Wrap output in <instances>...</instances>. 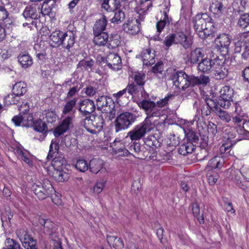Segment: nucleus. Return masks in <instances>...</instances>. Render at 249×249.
Returning <instances> with one entry per match:
<instances>
[{"label":"nucleus","instance_id":"8","mask_svg":"<svg viewBox=\"0 0 249 249\" xmlns=\"http://www.w3.org/2000/svg\"><path fill=\"white\" fill-rule=\"evenodd\" d=\"M32 190L40 200H43L49 197L54 191L50 183L42 184L40 182L34 183L32 185Z\"/></svg>","mask_w":249,"mask_h":249},{"label":"nucleus","instance_id":"33","mask_svg":"<svg viewBox=\"0 0 249 249\" xmlns=\"http://www.w3.org/2000/svg\"><path fill=\"white\" fill-rule=\"evenodd\" d=\"M107 21L106 16L103 15L102 18L95 22L93 27V33L97 34L103 32L106 29Z\"/></svg>","mask_w":249,"mask_h":249},{"label":"nucleus","instance_id":"32","mask_svg":"<svg viewBox=\"0 0 249 249\" xmlns=\"http://www.w3.org/2000/svg\"><path fill=\"white\" fill-rule=\"evenodd\" d=\"M77 101V98H74L67 101L62 109V115L64 116L72 112V114L74 115L75 113L74 108L76 104Z\"/></svg>","mask_w":249,"mask_h":249},{"label":"nucleus","instance_id":"5","mask_svg":"<svg viewBox=\"0 0 249 249\" xmlns=\"http://www.w3.org/2000/svg\"><path fill=\"white\" fill-rule=\"evenodd\" d=\"M59 146L56 141L53 140L50 145V149L47 156L48 160H53V165L56 167H60L66 164V160L63 157L58 153Z\"/></svg>","mask_w":249,"mask_h":249},{"label":"nucleus","instance_id":"16","mask_svg":"<svg viewBox=\"0 0 249 249\" xmlns=\"http://www.w3.org/2000/svg\"><path fill=\"white\" fill-rule=\"evenodd\" d=\"M129 151L135 158L139 159H144L148 157L149 150L145 145H141L137 142H133L129 147Z\"/></svg>","mask_w":249,"mask_h":249},{"label":"nucleus","instance_id":"1","mask_svg":"<svg viewBox=\"0 0 249 249\" xmlns=\"http://www.w3.org/2000/svg\"><path fill=\"white\" fill-rule=\"evenodd\" d=\"M51 46L53 47L62 46L69 52L75 42L76 35L73 31L69 30L64 32L61 31L53 32L49 36Z\"/></svg>","mask_w":249,"mask_h":249},{"label":"nucleus","instance_id":"30","mask_svg":"<svg viewBox=\"0 0 249 249\" xmlns=\"http://www.w3.org/2000/svg\"><path fill=\"white\" fill-rule=\"evenodd\" d=\"M121 5L119 0H103L101 7L107 11H114Z\"/></svg>","mask_w":249,"mask_h":249},{"label":"nucleus","instance_id":"44","mask_svg":"<svg viewBox=\"0 0 249 249\" xmlns=\"http://www.w3.org/2000/svg\"><path fill=\"white\" fill-rule=\"evenodd\" d=\"M214 113L219 117L220 119L226 123H229L231 120L230 115L226 111L223 110L220 107L216 110Z\"/></svg>","mask_w":249,"mask_h":249},{"label":"nucleus","instance_id":"11","mask_svg":"<svg viewBox=\"0 0 249 249\" xmlns=\"http://www.w3.org/2000/svg\"><path fill=\"white\" fill-rule=\"evenodd\" d=\"M94 37L93 40L94 43L100 46H104L108 41L109 45L112 48L117 47L120 44V41L118 39L110 37L108 40V35L107 33L104 32L101 33L94 34Z\"/></svg>","mask_w":249,"mask_h":249},{"label":"nucleus","instance_id":"9","mask_svg":"<svg viewBox=\"0 0 249 249\" xmlns=\"http://www.w3.org/2000/svg\"><path fill=\"white\" fill-rule=\"evenodd\" d=\"M233 91L229 87H224L220 91V95L217 98L218 104L225 109L228 108L232 102Z\"/></svg>","mask_w":249,"mask_h":249},{"label":"nucleus","instance_id":"42","mask_svg":"<svg viewBox=\"0 0 249 249\" xmlns=\"http://www.w3.org/2000/svg\"><path fill=\"white\" fill-rule=\"evenodd\" d=\"M152 6V3H150L144 8H141L137 12V16L134 18L135 20H137L138 23H141L144 20L145 16L147 14V11L149 8Z\"/></svg>","mask_w":249,"mask_h":249},{"label":"nucleus","instance_id":"6","mask_svg":"<svg viewBox=\"0 0 249 249\" xmlns=\"http://www.w3.org/2000/svg\"><path fill=\"white\" fill-rule=\"evenodd\" d=\"M96 105L97 109L102 112L109 114L112 117L115 115V104L111 98L106 96H100L96 100Z\"/></svg>","mask_w":249,"mask_h":249},{"label":"nucleus","instance_id":"36","mask_svg":"<svg viewBox=\"0 0 249 249\" xmlns=\"http://www.w3.org/2000/svg\"><path fill=\"white\" fill-rule=\"evenodd\" d=\"M111 146L112 147L113 151L116 154H119L120 155H127L128 152L130 153V151L126 149L123 144L116 140L111 143Z\"/></svg>","mask_w":249,"mask_h":249},{"label":"nucleus","instance_id":"51","mask_svg":"<svg viewBox=\"0 0 249 249\" xmlns=\"http://www.w3.org/2000/svg\"><path fill=\"white\" fill-rule=\"evenodd\" d=\"M19 110L20 111L19 114L21 115V114H23L22 116H25V119L27 121H33V118L32 116L28 114V112L29 110V107L27 105V103L21 105L19 108Z\"/></svg>","mask_w":249,"mask_h":249},{"label":"nucleus","instance_id":"24","mask_svg":"<svg viewBox=\"0 0 249 249\" xmlns=\"http://www.w3.org/2000/svg\"><path fill=\"white\" fill-rule=\"evenodd\" d=\"M215 43L220 49H225L226 53L228 52V49L231 43L230 36L228 34H222L218 36L214 39ZM222 51H224V50Z\"/></svg>","mask_w":249,"mask_h":249},{"label":"nucleus","instance_id":"14","mask_svg":"<svg viewBox=\"0 0 249 249\" xmlns=\"http://www.w3.org/2000/svg\"><path fill=\"white\" fill-rule=\"evenodd\" d=\"M95 108V105L92 100L85 99L79 103L77 109L82 116L86 117L91 116L90 114L94 111Z\"/></svg>","mask_w":249,"mask_h":249},{"label":"nucleus","instance_id":"4","mask_svg":"<svg viewBox=\"0 0 249 249\" xmlns=\"http://www.w3.org/2000/svg\"><path fill=\"white\" fill-rule=\"evenodd\" d=\"M137 116L132 113L125 112L121 113L115 120V131L118 132L132 125L136 120Z\"/></svg>","mask_w":249,"mask_h":249},{"label":"nucleus","instance_id":"20","mask_svg":"<svg viewBox=\"0 0 249 249\" xmlns=\"http://www.w3.org/2000/svg\"><path fill=\"white\" fill-rule=\"evenodd\" d=\"M22 15L25 19H37L40 18V7L35 4L28 5L25 7Z\"/></svg>","mask_w":249,"mask_h":249},{"label":"nucleus","instance_id":"31","mask_svg":"<svg viewBox=\"0 0 249 249\" xmlns=\"http://www.w3.org/2000/svg\"><path fill=\"white\" fill-rule=\"evenodd\" d=\"M213 60L208 58H203L198 63V70L203 72H208L213 68Z\"/></svg>","mask_w":249,"mask_h":249},{"label":"nucleus","instance_id":"63","mask_svg":"<svg viewBox=\"0 0 249 249\" xmlns=\"http://www.w3.org/2000/svg\"><path fill=\"white\" fill-rule=\"evenodd\" d=\"M244 51L242 54V57L245 60L249 57V37L245 41Z\"/></svg>","mask_w":249,"mask_h":249},{"label":"nucleus","instance_id":"35","mask_svg":"<svg viewBox=\"0 0 249 249\" xmlns=\"http://www.w3.org/2000/svg\"><path fill=\"white\" fill-rule=\"evenodd\" d=\"M107 242L110 247L115 249H123L124 243L120 238L115 236L107 235Z\"/></svg>","mask_w":249,"mask_h":249},{"label":"nucleus","instance_id":"29","mask_svg":"<svg viewBox=\"0 0 249 249\" xmlns=\"http://www.w3.org/2000/svg\"><path fill=\"white\" fill-rule=\"evenodd\" d=\"M226 9L222 1L216 0L213 2L210 7L211 11L218 17H221Z\"/></svg>","mask_w":249,"mask_h":249},{"label":"nucleus","instance_id":"61","mask_svg":"<svg viewBox=\"0 0 249 249\" xmlns=\"http://www.w3.org/2000/svg\"><path fill=\"white\" fill-rule=\"evenodd\" d=\"M164 44L168 48L171 46L173 44H175V39L174 34H170L165 38L163 41Z\"/></svg>","mask_w":249,"mask_h":249},{"label":"nucleus","instance_id":"56","mask_svg":"<svg viewBox=\"0 0 249 249\" xmlns=\"http://www.w3.org/2000/svg\"><path fill=\"white\" fill-rule=\"evenodd\" d=\"M208 139V137L204 136L201 138L200 142L199 141V143L197 145V147L201 149V152L204 154L207 153Z\"/></svg>","mask_w":249,"mask_h":249},{"label":"nucleus","instance_id":"22","mask_svg":"<svg viewBox=\"0 0 249 249\" xmlns=\"http://www.w3.org/2000/svg\"><path fill=\"white\" fill-rule=\"evenodd\" d=\"M106 64L110 69L118 71L121 67V57L117 53H109L106 57Z\"/></svg>","mask_w":249,"mask_h":249},{"label":"nucleus","instance_id":"53","mask_svg":"<svg viewBox=\"0 0 249 249\" xmlns=\"http://www.w3.org/2000/svg\"><path fill=\"white\" fill-rule=\"evenodd\" d=\"M89 164L85 160H78L75 164V168L79 171L84 172L89 169Z\"/></svg>","mask_w":249,"mask_h":249},{"label":"nucleus","instance_id":"40","mask_svg":"<svg viewBox=\"0 0 249 249\" xmlns=\"http://www.w3.org/2000/svg\"><path fill=\"white\" fill-rule=\"evenodd\" d=\"M33 127L35 130L42 133L45 136L49 130L45 121L40 119L36 120L34 122Z\"/></svg>","mask_w":249,"mask_h":249},{"label":"nucleus","instance_id":"7","mask_svg":"<svg viewBox=\"0 0 249 249\" xmlns=\"http://www.w3.org/2000/svg\"><path fill=\"white\" fill-rule=\"evenodd\" d=\"M139 107L143 109L147 117L145 119H150L153 117H160L162 114L161 109L158 108L155 103L150 100L143 99L138 103Z\"/></svg>","mask_w":249,"mask_h":249},{"label":"nucleus","instance_id":"25","mask_svg":"<svg viewBox=\"0 0 249 249\" xmlns=\"http://www.w3.org/2000/svg\"><path fill=\"white\" fill-rule=\"evenodd\" d=\"M39 224L43 226V231L45 234L48 235H52L56 231L55 224L48 219H45L42 218L39 219Z\"/></svg>","mask_w":249,"mask_h":249},{"label":"nucleus","instance_id":"3","mask_svg":"<svg viewBox=\"0 0 249 249\" xmlns=\"http://www.w3.org/2000/svg\"><path fill=\"white\" fill-rule=\"evenodd\" d=\"M154 124L151 120L145 119L141 123L136 125L134 128L127 133V137H129L132 141L139 140L145 135L153 129Z\"/></svg>","mask_w":249,"mask_h":249},{"label":"nucleus","instance_id":"17","mask_svg":"<svg viewBox=\"0 0 249 249\" xmlns=\"http://www.w3.org/2000/svg\"><path fill=\"white\" fill-rule=\"evenodd\" d=\"M236 132L239 135L241 136V138H236L234 140H231V139L229 136L227 138V141H229L230 145L228 143H223L220 147V151L226 152L230 149V148L235 144L237 141H240L242 139H245L248 137L249 135V132L246 130L244 127L239 124L235 127Z\"/></svg>","mask_w":249,"mask_h":249},{"label":"nucleus","instance_id":"15","mask_svg":"<svg viewBox=\"0 0 249 249\" xmlns=\"http://www.w3.org/2000/svg\"><path fill=\"white\" fill-rule=\"evenodd\" d=\"M74 115L71 114L66 117L61 124L55 128L53 133L55 137L64 134L73 126V120Z\"/></svg>","mask_w":249,"mask_h":249},{"label":"nucleus","instance_id":"52","mask_svg":"<svg viewBox=\"0 0 249 249\" xmlns=\"http://www.w3.org/2000/svg\"><path fill=\"white\" fill-rule=\"evenodd\" d=\"M238 25L244 29L249 25V13H244L241 15L238 21Z\"/></svg>","mask_w":249,"mask_h":249},{"label":"nucleus","instance_id":"49","mask_svg":"<svg viewBox=\"0 0 249 249\" xmlns=\"http://www.w3.org/2000/svg\"><path fill=\"white\" fill-rule=\"evenodd\" d=\"M34 49L36 51V55L38 60L43 61L46 59V53L44 49L40 48L39 44H35Z\"/></svg>","mask_w":249,"mask_h":249},{"label":"nucleus","instance_id":"18","mask_svg":"<svg viewBox=\"0 0 249 249\" xmlns=\"http://www.w3.org/2000/svg\"><path fill=\"white\" fill-rule=\"evenodd\" d=\"M204 52L201 48H196L191 51L184 58L185 63L188 65L198 64L204 57Z\"/></svg>","mask_w":249,"mask_h":249},{"label":"nucleus","instance_id":"2","mask_svg":"<svg viewBox=\"0 0 249 249\" xmlns=\"http://www.w3.org/2000/svg\"><path fill=\"white\" fill-rule=\"evenodd\" d=\"M80 124L91 134H97L102 130L104 121L102 116L91 115L83 119Z\"/></svg>","mask_w":249,"mask_h":249},{"label":"nucleus","instance_id":"58","mask_svg":"<svg viewBox=\"0 0 249 249\" xmlns=\"http://www.w3.org/2000/svg\"><path fill=\"white\" fill-rule=\"evenodd\" d=\"M209 28L206 27L205 29L198 30L196 33L200 38L201 39H205L210 37L211 36H213L211 29H209Z\"/></svg>","mask_w":249,"mask_h":249},{"label":"nucleus","instance_id":"21","mask_svg":"<svg viewBox=\"0 0 249 249\" xmlns=\"http://www.w3.org/2000/svg\"><path fill=\"white\" fill-rule=\"evenodd\" d=\"M174 34L175 44H179L185 49L190 48L193 44V41L182 31H176Z\"/></svg>","mask_w":249,"mask_h":249},{"label":"nucleus","instance_id":"50","mask_svg":"<svg viewBox=\"0 0 249 249\" xmlns=\"http://www.w3.org/2000/svg\"><path fill=\"white\" fill-rule=\"evenodd\" d=\"M107 181V179L105 178L99 179L93 188V192L96 194L101 193L105 187Z\"/></svg>","mask_w":249,"mask_h":249},{"label":"nucleus","instance_id":"64","mask_svg":"<svg viewBox=\"0 0 249 249\" xmlns=\"http://www.w3.org/2000/svg\"><path fill=\"white\" fill-rule=\"evenodd\" d=\"M26 120L25 116H23L22 115L19 114L18 115L14 116L12 118V121L16 126H19L21 122Z\"/></svg>","mask_w":249,"mask_h":249},{"label":"nucleus","instance_id":"46","mask_svg":"<svg viewBox=\"0 0 249 249\" xmlns=\"http://www.w3.org/2000/svg\"><path fill=\"white\" fill-rule=\"evenodd\" d=\"M20 100V97L12 93L9 94L4 98L5 105L9 106L12 104H17Z\"/></svg>","mask_w":249,"mask_h":249},{"label":"nucleus","instance_id":"59","mask_svg":"<svg viewBox=\"0 0 249 249\" xmlns=\"http://www.w3.org/2000/svg\"><path fill=\"white\" fill-rule=\"evenodd\" d=\"M163 71V64L161 61H159L157 64L152 68V71L155 74L162 75Z\"/></svg>","mask_w":249,"mask_h":249},{"label":"nucleus","instance_id":"10","mask_svg":"<svg viewBox=\"0 0 249 249\" xmlns=\"http://www.w3.org/2000/svg\"><path fill=\"white\" fill-rule=\"evenodd\" d=\"M212 20V18L206 13L196 15L193 20L196 32L205 29L206 27L211 28L213 26Z\"/></svg>","mask_w":249,"mask_h":249},{"label":"nucleus","instance_id":"47","mask_svg":"<svg viewBox=\"0 0 249 249\" xmlns=\"http://www.w3.org/2000/svg\"><path fill=\"white\" fill-rule=\"evenodd\" d=\"M116 11L114 13V16L113 18L111 19V21L112 23H119L123 21L125 18V14L124 12L121 10H115Z\"/></svg>","mask_w":249,"mask_h":249},{"label":"nucleus","instance_id":"19","mask_svg":"<svg viewBox=\"0 0 249 249\" xmlns=\"http://www.w3.org/2000/svg\"><path fill=\"white\" fill-rule=\"evenodd\" d=\"M187 88L189 87L205 86L210 82L209 76L201 74L199 76L189 75L188 77Z\"/></svg>","mask_w":249,"mask_h":249},{"label":"nucleus","instance_id":"55","mask_svg":"<svg viewBox=\"0 0 249 249\" xmlns=\"http://www.w3.org/2000/svg\"><path fill=\"white\" fill-rule=\"evenodd\" d=\"M5 246L7 248H3V249H20L21 247L20 244L16 240L7 238L5 242Z\"/></svg>","mask_w":249,"mask_h":249},{"label":"nucleus","instance_id":"57","mask_svg":"<svg viewBox=\"0 0 249 249\" xmlns=\"http://www.w3.org/2000/svg\"><path fill=\"white\" fill-rule=\"evenodd\" d=\"M56 114L53 111H48L46 113L45 118H44V121L49 124H52L56 121Z\"/></svg>","mask_w":249,"mask_h":249},{"label":"nucleus","instance_id":"12","mask_svg":"<svg viewBox=\"0 0 249 249\" xmlns=\"http://www.w3.org/2000/svg\"><path fill=\"white\" fill-rule=\"evenodd\" d=\"M223 64L224 61L217 57L213 59L212 71L214 78L217 80L223 79L228 74V69L223 65Z\"/></svg>","mask_w":249,"mask_h":249},{"label":"nucleus","instance_id":"48","mask_svg":"<svg viewBox=\"0 0 249 249\" xmlns=\"http://www.w3.org/2000/svg\"><path fill=\"white\" fill-rule=\"evenodd\" d=\"M186 136L188 141V142L194 143L196 147L199 143L198 136L193 130H190L188 133H187Z\"/></svg>","mask_w":249,"mask_h":249},{"label":"nucleus","instance_id":"60","mask_svg":"<svg viewBox=\"0 0 249 249\" xmlns=\"http://www.w3.org/2000/svg\"><path fill=\"white\" fill-rule=\"evenodd\" d=\"M246 1L243 0H237L233 6L234 9L238 12H242L245 10Z\"/></svg>","mask_w":249,"mask_h":249},{"label":"nucleus","instance_id":"27","mask_svg":"<svg viewBox=\"0 0 249 249\" xmlns=\"http://www.w3.org/2000/svg\"><path fill=\"white\" fill-rule=\"evenodd\" d=\"M143 61V64L145 66L153 65L155 62V55L154 53H151L150 49L143 50L140 54Z\"/></svg>","mask_w":249,"mask_h":249},{"label":"nucleus","instance_id":"54","mask_svg":"<svg viewBox=\"0 0 249 249\" xmlns=\"http://www.w3.org/2000/svg\"><path fill=\"white\" fill-rule=\"evenodd\" d=\"M217 103L218 99H216L215 101L212 99L207 98L205 100V104L207 105V106L212 109V111L214 113L216 110H218L220 107V106Z\"/></svg>","mask_w":249,"mask_h":249},{"label":"nucleus","instance_id":"39","mask_svg":"<svg viewBox=\"0 0 249 249\" xmlns=\"http://www.w3.org/2000/svg\"><path fill=\"white\" fill-rule=\"evenodd\" d=\"M94 65V61L93 59L86 58L80 60L77 64V68H81L85 71H92Z\"/></svg>","mask_w":249,"mask_h":249},{"label":"nucleus","instance_id":"62","mask_svg":"<svg viewBox=\"0 0 249 249\" xmlns=\"http://www.w3.org/2000/svg\"><path fill=\"white\" fill-rule=\"evenodd\" d=\"M84 93L88 96H93L97 91V89L91 85H88L83 89Z\"/></svg>","mask_w":249,"mask_h":249},{"label":"nucleus","instance_id":"34","mask_svg":"<svg viewBox=\"0 0 249 249\" xmlns=\"http://www.w3.org/2000/svg\"><path fill=\"white\" fill-rule=\"evenodd\" d=\"M27 91V85L23 82L16 83L13 87L12 93L19 96H23Z\"/></svg>","mask_w":249,"mask_h":249},{"label":"nucleus","instance_id":"13","mask_svg":"<svg viewBox=\"0 0 249 249\" xmlns=\"http://www.w3.org/2000/svg\"><path fill=\"white\" fill-rule=\"evenodd\" d=\"M188 75L182 71H177L171 76V80L176 88L184 90L187 88Z\"/></svg>","mask_w":249,"mask_h":249},{"label":"nucleus","instance_id":"38","mask_svg":"<svg viewBox=\"0 0 249 249\" xmlns=\"http://www.w3.org/2000/svg\"><path fill=\"white\" fill-rule=\"evenodd\" d=\"M103 161L100 159H93L91 160L89 163V168L91 172L97 174L102 168Z\"/></svg>","mask_w":249,"mask_h":249},{"label":"nucleus","instance_id":"23","mask_svg":"<svg viewBox=\"0 0 249 249\" xmlns=\"http://www.w3.org/2000/svg\"><path fill=\"white\" fill-rule=\"evenodd\" d=\"M140 26L141 23H138L137 20L131 18L127 23L124 24L123 28L125 32L131 35H136L140 32Z\"/></svg>","mask_w":249,"mask_h":249},{"label":"nucleus","instance_id":"41","mask_svg":"<svg viewBox=\"0 0 249 249\" xmlns=\"http://www.w3.org/2000/svg\"><path fill=\"white\" fill-rule=\"evenodd\" d=\"M126 89L130 95L134 96L138 94L141 90H143V87L132 81L128 83Z\"/></svg>","mask_w":249,"mask_h":249},{"label":"nucleus","instance_id":"45","mask_svg":"<svg viewBox=\"0 0 249 249\" xmlns=\"http://www.w3.org/2000/svg\"><path fill=\"white\" fill-rule=\"evenodd\" d=\"M133 77L134 78V82L141 85L143 87L145 84V74L142 72H140L138 71L135 72Z\"/></svg>","mask_w":249,"mask_h":249},{"label":"nucleus","instance_id":"28","mask_svg":"<svg viewBox=\"0 0 249 249\" xmlns=\"http://www.w3.org/2000/svg\"><path fill=\"white\" fill-rule=\"evenodd\" d=\"M18 60L23 68H28L33 65V61L31 56L26 52L20 53L18 56Z\"/></svg>","mask_w":249,"mask_h":249},{"label":"nucleus","instance_id":"26","mask_svg":"<svg viewBox=\"0 0 249 249\" xmlns=\"http://www.w3.org/2000/svg\"><path fill=\"white\" fill-rule=\"evenodd\" d=\"M20 240L23 246L27 249H38L36 247V242L25 231L23 232V237Z\"/></svg>","mask_w":249,"mask_h":249},{"label":"nucleus","instance_id":"37","mask_svg":"<svg viewBox=\"0 0 249 249\" xmlns=\"http://www.w3.org/2000/svg\"><path fill=\"white\" fill-rule=\"evenodd\" d=\"M55 3V0H46L44 1L42 5L41 9H40V15L42 14L43 16L46 15L49 16L51 13L52 7Z\"/></svg>","mask_w":249,"mask_h":249},{"label":"nucleus","instance_id":"43","mask_svg":"<svg viewBox=\"0 0 249 249\" xmlns=\"http://www.w3.org/2000/svg\"><path fill=\"white\" fill-rule=\"evenodd\" d=\"M163 14L164 18L163 19L158 21L156 24L157 32L159 33H160L162 31L164 27L166 25L169 24L170 23V20L167 13L164 11Z\"/></svg>","mask_w":249,"mask_h":249}]
</instances>
